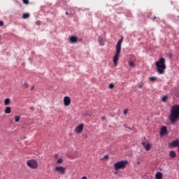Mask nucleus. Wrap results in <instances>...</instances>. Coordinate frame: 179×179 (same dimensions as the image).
I'll use <instances>...</instances> for the list:
<instances>
[{"mask_svg": "<svg viewBox=\"0 0 179 179\" xmlns=\"http://www.w3.org/2000/svg\"><path fill=\"white\" fill-rule=\"evenodd\" d=\"M153 19H154V20H155V19H157V17H154V18H153Z\"/></svg>", "mask_w": 179, "mask_h": 179, "instance_id": "c9c22d12", "label": "nucleus"}, {"mask_svg": "<svg viewBox=\"0 0 179 179\" xmlns=\"http://www.w3.org/2000/svg\"><path fill=\"white\" fill-rule=\"evenodd\" d=\"M55 170L59 173V174L63 176V174H65V172L66 171V168L64 166H55Z\"/></svg>", "mask_w": 179, "mask_h": 179, "instance_id": "423d86ee", "label": "nucleus"}, {"mask_svg": "<svg viewBox=\"0 0 179 179\" xmlns=\"http://www.w3.org/2000/svg\"><path fill=\"white\" fill-rule=\"evenodd\" d=\"M107 160L108 159V155H105L103 158H101V160Z\"/></svg>", "mask_w": 179, "mask_h": 179, "instance_id": "c85d7f7f", "label": "nucleus"}, {"mask_svg": "<svg viewBox=\"0 0 179 179\" xmlns=\"http://www.w3.org/2000/svg\"><path fill=\"white\" fill-rule=\"evenodd\" d=\"M0 26L1 27L3 26V21H0Z\"/></svg>", "mask_w": 179, "mask_h": 179, "instance_id": "7c9ffc66", "label": "nucleus"}, {"mask_svg": "<svg viewBox=\"0 0 179 179\" xmlns=\"http://www.w3.org/2000/svg\"><path fill=\"white\" fill-rule=\"evenodd\" d=\"M101 120H102V121H106V117H101Z\"/></svg>", "mask_w": 179, "mask_h": 179, "instance_id": "2f4dec72", "label": "nucleus"}, {"mask_svg": "<svg viewBox=\"0 0 179 179\" xmlns=\"http://www.w3.org/2000/svg\"><path fill=\"white\" fill-rule=\"evenodd\" d=\"M30 17V14L29 13H24L22 15V19H29Z\"/></svg>", "mask_w": 179, "mask_h": 179, "instance_id": "a211bd4d", "label": "nucleus"}, {"mask_svg": "<svg viewBox=\"0 0 179 179\" xmlns=\"http://www.w3.org/2000/svg\"><path fill=\"white\" fill-rule=\"evenodd\" d=\"M141 145H143V148H145L147 152H149L150 149H152V143L149 141H143L142 142Z\"/></svg>", "mask_w": 179, "mask_h": 179, "instance_id": "0eeeda50", "label": "nucleus"}, {"mask_svg": "<svg viewBox=\"0 0 179 179\" xmlns=\"http://www.w3.org/2000/svg\"><path fill=\"white\" fill-rule=\"evenodd\" d=\"M123 40H124V38L122 37V38L118 41V42H117V45H121V44H122Z\"/></svg>", "mask_w": 179, "mask_h": 179, "instance_id": "aec40b11", "label": "nucleus"}, {"mask_svg": "<svg viewBox=\"0 0 179 179\" xmlns=\"http://www.w3.org/2000/svg\"><path fill=\"white\" fill-rule=\"evenodd\" d=\"M63 162H64V159H62V158H59V159H57V163L58 164H61V163H62Z\"/></svg>", "mask_w": 179, "mask_h": 179, "instance_id": "5701e85b", "label": "nucleus"}, {"mask_svg": "<svg viewBox=\"0 0 179 179\" xmlns=\"http://www.w3.org/2000/svg\"><path fill=\"white\" fill-rule=\"evenodd\" d=\"M66 15H69V13H68V12H66Z\"/></svg>", "mask_w": 179, "mask_h": 179, "instance_id": "f704fd0d", "label": "nucleus"}, {"mask_svg": "<svg viewBox=\"0 0 179 179\" xmlns=\"http://www.w3.org/2000/svg\"><path fill=\"white\" fill-rule=\"evenodd\" d=\"M23 87H24L25 89L29 87V84H27V83H24L23 85Z\"/></svg>", "mask_w": 179, "mask_h": 179, "instance_id": "cd10ccee", "label": "nucleus"}, {"mask_svg": "<svg viewBox=\"0 0 179 179\" xmlns=\"http://www.w3.org/2000/svg\"><path fill=\"white\" fill-rule=\"evenodd\" d=\"M29 59L30 62H31V61H33V57H29Z\"/></svg>", "mask_w": 179, "mask_h": 179, "instance_id": "473e14b6", "label": "nucleus"}, {"mask_svg": "<svg viewBox=\"0 0 179 179\" xmlns=\"http://www.w3.org/2000/svg\"><path fill=\"white\" fill-rule=\"evenodd\" d=\"M4 104L6 106H9V104H10V99L9 98H6L5 100H4Z\"/></svg>", "mask_w": 179, "mask_h": 179, "instance_id": "f3484780", "label": "nucleus"}, {"mask_svg": "<svg viewBox=\"0 0 179 179\" xmlns=\"http://www.w3.org/2000/svg\"><path fill=\"white\" fill-rule=\"evenodd\" d=\"M31 90H33V87H31Z\"/></svg>", "mask_w": 179, "mask_h": 179, "instance_id": "4c0bfd02", "label": "nucleus"}, {"mask_svg": "<svg viewBox=\"0 0 179 179\" xmlns=\"http://www.w3.org/2000/svg\"><path fill=\"white\" fill-rule=\"evenodd\" d=\"M108 87H109V89H114V84H113V83H110V84L108 85Z\"/></svg>", "mask_w": 179, "mask_h": 179, "instance_id": "a878e982", "label": "nucleus"}, {"mask_svg": "<svg viewBox=\"0 0 179 179\" xmlns=\"http://www.w3.org/2000/svg\"><path fill=\"white\" fill-rule=\"evenodd\" d=\"M71 98L69 96H64V105L66 106V107H68L71 104Z\"/></svg>", "mask_w": 179, "mask_h": 179, "instance_id": "6e6552de", "label": "nucleus"}, {"mask_svg": "<svg viewBox=\"0 0 179 179\" xmlns=\"http://www.w3.org/2000/svg\"><path fill=\"white\" fill-rule=\"evenodd\" d=\"M5 114H10L12 113V108L10 106H7L4 110Z\"/></svg>", "mask_w": 179, "mask_h": 179, "instance_id": "4468645a", "label": "nucleus"}, {"mask_svg": "<svg viewBox=\"0 0 179 179\" xmlns=\"http://www.w3.org/2000/svg\"><path fill=\"white\" fill-rule=\"evenodd\" d=\"M157 79V77H150L149 78V80H150V82H155V80H156Z\"/></svg>", "mask_w": 179, "mask_h": 179, "instance_id": "412c9836", "label": "nucleus"}, {"mask_svg": "<svg viewBox=\"0 0 179 179\" xmlns=\"http://www.w3.org/2000/svg\"><path fill=\"white\" fill-rule=\"evenodd\" d=\"M121 55V45L116 46V52L113 56V64L115 66L118 65V61L120 60V55Z\"/></svg>", "mask_w": 179, "mask_h": 179, "instance_id": "20e7f679", "label": "nucleus"}, {"mask_svg": "<svg viewBox=\"0 0 179 179\" xmlns=\"http://www.w3.org/2000/svg\"><path fill=\"white\" fill-rule=\"evenodd\" d=\"M167 134V127L166 126H164L161 128L159 135L160 136H164V135H166Z\"/></svg>", "mask_w": 179, "mask_h": 179, "instance_id": "9d476101", "label": "nucleus"}, {"mask_svg": "<svg viewBox=\"0 0 179 179\" xmlns=\"http://www.w3.org/2000/svg\"><path fill=\"white\" fill-rule=\"evenodd\" d=\"M155 66L159 75H163L164 71H166V59L163 57L159 58V59L155 62Z\"/></svg>", "mask_w": 179, "mask_h": 179, "instance_id": "f03ea898", "label": "nucleus"}, {"mask_svg": "<svg viewBox=\"0 0 179 179\" xmlns=\"http://www.w3.org/2000/svg\"><path fill=\"white\" fill-rule=\"evenodd\" d=\"M171 123L174 124L177 122L179 119V105H174L172 106L171 113L169 116Z\"/></svg>", "mask_w": 179, "mask_h": 179, "instance_id": "f257e3e1", "label": "nucleus"}, {"mask_svg": "<svg viewBox=\"0 0 179 179\" xmlns=\"http://www.w3.org/2000/svg\"><path fill=\"white\" fill-rule=\"evenodd\" d=\"M69 15H73V13H70Z\"/></svg>", "mask_w": 179, "mask_h": 179, "instance_id": "e433bc0d", "label": "nucleus"}, {"mask_svg": "<svg viewBox=\"0 0 179 179\" xmlns=\"http://www.w3.org/2000/svg\"><path fill=\"white\" fill-rule=\"evenodd\" d=\"M81 179H87V177L83 176Z\"/></svg>", "mask_w": 179, "mask_h": 179, "instance_id": "72a5a7b5", "label": "nucleus"}, {"mask_svg": "<svg viewBox=\"0 0 179 179\" xmlns=\"http://www.w3.org/2000/svg\"><path fill=\"white\" fill-rule=\"evenodd\" d=\"M167 99H169L167 96H164L162 97V101H163V103H166L167 101Z\"/></svg>", "mask_w": 179, "mask_h": 179, "instance_id": "6ab92c4d", "label": "nucleus"}, {"mask_svg": "<svg viewBox=\"0 0 179 179\" xmlns=\"http://www.w3.org/2000/svg\"><path fill=\"white\" fill-rule=\"evenodd\" d=\"M143 87V83H141L139 85H138V89H142Z\"/></svg>", "mask_w": 179, "mask_h": 179, "instance_id": "bb28decb", "label": "nucleus"}, {"mask_svg": "<svg viewBox=\"0 0 179 179\" xmlns=\"http://www.w3.org/2000/svg\"><path fill=\"white\" fill-rule=\"evenodd\" d=\"M123 114H124V115H127L128 114V109H124V112H123Z\"/></svg>", "mask_w": 179, "mask_h": 179, "instance_id": "c756f323", "label": "nucleus"}, {"mask_svg": "<svg viewBox=\"0 0 179 179\" xmlns=\"http://www.w3.org/2000/svg\"><path fill=\"white\" fill-rule=\"evenodd\" d=\"M82 131H83V124H80L77 127H76V134H82Z\"/></svg>", "mask_w": 179, "mask_h": 179, "instance_id": "9b49d317", "label": "nucleus"}, {"mask_svg": "<svg viewBox=\"0 0 179 179\" xmlns=\"http://www.w3.org/2000/svg\"><path fill=\"white\" fill-rule=\"evenodd\" d=\"M129 66H131L132 68L135 67V63H134L133 62H130L129 63Z\"/></svg>", "mask_w": 179, "mask_h": 179, "instance_id": "b1692460", "label": "nucleus"}, {"mask_svg": "<svg viewBox=\"0 0 179 179\" xmlns=\"http://www.w3.org/2000/svg\"><path fill=\"white\" fill-rule=\"evenodd\" d=\"M127 164H128V160H122L117 162L114 164V170H122V169H125V167H127Z\"/></svg>", "mask_w": 179, "mask_h": 179, "instance_id": "7ed1b4c3", "label": "nucleus"}, {"mask_svg": "<svg viewBox=\"0 0 179 179\" xmlns=\"http://www.w3.org/2000/svg\"><path fill=\"white\" fill-rule=\"evenodd\" d=\"M23 3H24V5H29V0H22Z\"/></svg>", "mask_w": 179, "mask_h": 179, "instance_id": "393cba45", "label": "nucleus"}, {"mask_svg": "<svg viewBox=\"0 0 179 179\" xmlns=\"http://www.w3.org/2000/svg\"><path fill=\"white\" fill-rule=\"evenodd\" d=\"M169 146L171 148H178L179 146V141L178 139L174 141H172L170 144H169Z\"/></svg>", "mask_w": 179, "mask_h": 179, "instance_id": "1a4fd4ad", "label": "nucleus"}, {"mask_svg": "<svg viewBox=\"0 0 179 179\" xmlns=\"http://www.w3.org/2000/svg\"><path fill=\"white\" fill-rule=\"evenodd\" d=\"M138 164H140V162H138Z\"/></svg>", "mask_w": 179, "mask_h": 179, "instance_id": "58836bf2", "label": "nucleus"}, {"mask_svg": "<svg viewBox=\"0 0 179 179\" xmlns=\"http://www.w3.org/2000/svg\"><path fill=\"white\" fill-rule=\"evenodd\" d=\"M27 166L29 167V169H32L33 170H36L37 167H38V162L37 160L32 159L27 161Z\"/></svg>", "mask_w": 179, "mask_h": 179, "instance_id": "39448f33", "label": "nucleus"}, {"mask_svg": "<svg viewBox=\"0 0 179 179\" xmlns=\"http://www.w3.org/2000/svg\"><path fill=\"white\" fill-rule=\"evenodd\" d=\"M70 42H71L73 43H78V37H76V36L70 37Z\"/></svg>", "mask_w": 179, "mask_h": 179, "instance_id": "2eb2a0df", "label": "nucleus"}, {"mask_svg": "<svg viewBox=\"0 0 179 179\" xmlns=\"http://www.w3.org/2000/svg\"><path fill=\"white\" fill-rule=\"evenodd\" d=\"M99 43L101 45H104V42L106 41V38L103 36L99 37Z\"/></svg>", "mask_w": 179, "mask_h": 179, "instance_id": "f8f14e48", "label": "nucleus"}, {"mask_svg": "<svg viewBox=\"0 0 179 179\" xmlns=\"http://www.w3.org/2000/svg\"><path fill=\"white\" fill-rule=\"evenodd\" d=\"M169 156H170V157H172L173 159H174V157H176L177 154H176L175 151H171L169 152Z\"/></svg>", "mask_w": 179, "mask_h": 179, "instance_id": "dca6fc26", "label": "nucleus"}, {"mask_svg": "<svg viewBox=\"0 0 179 179\" xmlns=\"http://www.w3.org/2000/svg\"><path fill=\"white\" fill-rule=\"evenodd\" d=\"M15 122H19L20 121V116H15Z\"/></svg>", "mask_w": 179, "mask_h": 179, "instance_id": "4be33fe9", "label": "nucleus"}, {"mask_svg": "<svg viewBox=\"0 0 179 179\" xmlns=\"http://www.w3.org/2000/svg\"><path fill=\"white\" fill-rule=\"evenodd\" d=\"M155 178L156 179H163V173H162V172H157L155 174Z\"/></svg>", "mask_w": 179, "mask_h": 179, "instance_id": "ddd939ff", "label": "nucleus"}]
</instances>
